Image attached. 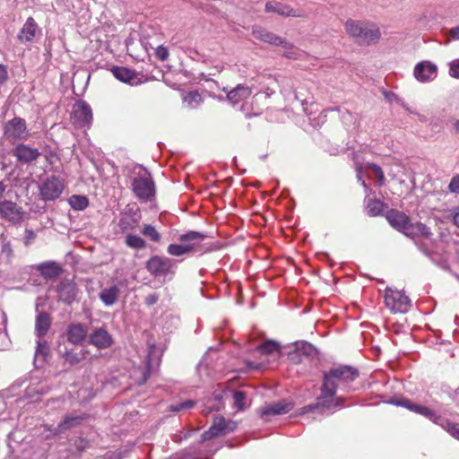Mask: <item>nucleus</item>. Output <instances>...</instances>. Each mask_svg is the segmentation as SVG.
<instances>
[{
    "instance_id": "1",
    "label": "nucleus",
    "mask_w": 459,
    "mask_h": 459,
    "mask_svg": "<svg viewBox=\"0 0 459 459\" xmlns=\"http://www.w3.org/2000/svg\"><path fill=\"white\" fill-rule=\"evenodd\" d=\"M359 377L355 368L341 365L324 372L323 383L320 387V394L315 404L305 406L301 413H307L314 410L321 409L334 411L342 406V398L336 396L338 388H346Z\"/></svg>"
},
{
    "instance_id": "2",
    "label": "nucleus",
    "mask_w": 459,
    "mask_h": 459,
    "mask_svg": "<svg viewBox=\"0 0 459 459\" xmlns=\"http://www.w3.org/2000/svg\"><path fill=\"white\" fill-rule=\"evenodd\" d=\"M346 32L359 45H371L378 41L381 32L377 24L355 20L345 22Z\"/></svg>"
},
{
    "instance_id": "3",
    "label": "nucleus",
    "mask_w": 459,
    "mask_h": 459,
    "mask_svg": "<svg viewBox=\"0 0 459 459\" xmlns=\"http://www.w3.org/2000/svg\"><path fill=\"white\" fill-rule=\"evenodd\" d=\"M131 188L134 195L141 201L149 202L155 196V184L151 173L140 167L132 179Z\"/></svg>"
},
{
    "instance_id": "4",
    "label": "nucleus",
    "mask_w": 459,
    "mask_h": 459,
    "mask_svg": "<svg viewBox=\"0 0 459 459\" xmlns=\"http://www.w3.org/2000/svg\"><path fill=\"white\" fill-rule=\"evenodd\" d=\"M176 267V262L166 256L153 255L146 263L148 272L156 277L174 274Z\"/></svg>"
},
{
    "instance_id": "5",
    "label": "nucleus",
    "mask_w": 459,
    "mask_h": 459,
    "mask_svg": "<svg viewBox=\"0 0 459 459\" xmlns=\"http://www.w3.org/2000/svg\"><path fill=\"white\" fill-rule=\"evenodd\" d=\"M385 302L394 313H406L411 306L410 299L403 292L390 288L385 290Z\"/></svg>"
},
{
    "instance_id": "6",
    "label": "nucleus",
    "mask_w": 459,
    "mask_h": 459,
    "mask_svg": "<svg viewBox=\"0 0 459 459\" xmlns=\"http://www.w3.org/2000/svg\"><path fill=\"white\" fill-rule=\"evenodd\" d=\"M237 428V423L232 420H226L223 417H216L213 420L212 425L208 430L202 434L201 441L205 442L213 437L225 436Z\"/></svg>"
},
{
    "instance_id": "7",
    "label": "nucleus",
    "mask_w": 459,
    "mask_h": 459,
    "mask_svg": "<svg viewBox=\"0 0 459 459\" xmlns=\"http://www.w3.org/2000/svg\"><path fill=\"white\" fill-rule=\"evenodd\" d=\"M39 195L44 201L57 199L64 191V183L56 176L47 178L39 186Z\"/></svg>"
},
{
    "instance_id": "8",
    "label": "nucleus",
    "mask_w": 459,
    "mask_h": 459,
    "mask_svg": "<svg viewBox=\"0 0 459 459\" xmlns=\"http://www.w3.org/2000/svg\"><path fill=\"white\" fill-rule=\"evenodd\" d=\"M4 134L10 141L25 140L29 136L26 121L19 117L5 123Z\"/></svg>"
},
{
    "instance_id": "9",
    "label": "nucleus",
    "mask_w": 459,
    "mask_h": 459,
    "mask_svg": "<svg viewBox=\"0 0 459 459\" xmlns=\"http://www.w3.org/2000/svg\"><path fill=\"white\" fill-rule=\"evenodd\" d=\"M72 120L79 127H89L92 121L91 106L83 100L76 101L73 107Z\"/></svg>"
},
{
    "instance_id": "10",
    "label": "nucleus",
    "mask_w": 459,
    "mask_h": 459,
    "mask_svg": "<svg viewBox=\"0 0 459 459\" xmlns=\"http://www.w3.org/2000/svg\"><path fill=\"white\" fill-rule=\"evenodd\" d=\"M23 209L16 203L9 200L0 202V217L12 223H19L24 218Z\"/></svg>"
},
{
    "instance_id": "11",
    "label": "nucleus",
    "mask_w": 459,
    "mask_h": 459,
    "mask_svg": "<svg viewBox=\"0 0 459 459\" xmlns=\"http://www.w3.org/2000/svg\"><path fill=\"white\" fill-rule=\"evenodd\" d=\"M88 342L99 350H106L112 346L114 340L105 327H96L89 334Z\"/></svg>"
},
{
    "instance_id": "12",
    "label": "nucleus",
    "mask_w": 459,
    "mask_h": 459,
    "mask_svg": "<svg viewBox=\"0 0 459 459\" xmlns=\"http://www.w3.org/2000/svg\"><path fill=\"white\" fill-rule=\"evenodd\" d=\"M253 36L263 42L273 45L281 46L283 48H292V44L288 42L285 39L266 30L265 29L256 26L253 28Z\"/></svg>"
},
{
    "instance_id": "13",
    "label": "nucleus",
    "mask_w": 459,
    "mask_h": 459,
    "mask_svg": "<svg viewBox=\"0 0 459 459\" xmlns=\"http://www.w3.org/2000/svg\"><path fill=\"white\" fill-rule=\"evenodd\" d=\"M413 75L418 82H428L437 77V67L429 61H421L415 65Z\"/></svg>"
},
{
    "instance_id": "14",
    "label": "nucleus",
    "mask_w": 459,
    "mask_h": 459,
    "mask_svg": "<svg viewBox=\"0 0 459 459\" xmlns=\"http://www.w3.org/2000/svg\"><path fill=\"white\" fill-rule=\"evenodd\" d=\"M293 408V403L286 401H281L265 404L259 410L260 416L264 420H269L271 417L288 413Z\"/></svg>"
},
{
    "instance_id": "15",
    "label": "nucleus",
    "mask_w": 459,
    "mask_h": 459,
    "mask_svg": "<svg viewBox=\"0 0 459 459\" xmlns=\"http://www.w3.org/2000/svg\"><path fill=\"white\" fill-rule=\"evenodd\" d=\"M49 391V386L46 381L39 378H31L30 384L25 389L24 397L30 402H37L40 396Z\"/></svg>"
},
{
    "instance_id": "16",
    "label": "nucleus",
    "mask_w": 459,
    "mask_h": 459,
    "mask_svg": "<svg viewBox=\"0 0 459 459\" xmlns=\"http://www.w3.org/2000/svg\"><path fill=\"white\" fill-rule=\"evenodd\" d=\"M266 13H274L284 17H305V13L299 10L293 9L290 5L273 1L265 4Z\"/></svg>"
},
{
    "instance_id": "17",
    "label": "nucleus",
    "mask_w": 459,
    "mask_h": 459,
    "mask_svg": "<svg viewBox=\"0 0 459 459\" xmlns=\"http://www.w3.org/2000/svg\"><path fill=\"white\" fill-rule=\"evenodd\" d=\"M66 335L69 342L82 344L88 337V327L82 323H72L67 326Z\"/></svg>"
},
{
    "instance_id": "18",
    "label": "nucleus",
    "mask_w": 459,
    "mask_h": 459,
    "mask_svg": "<svg viewBox=\"0 0 459 459\" xmlns=\"http://www.w3.org/2000/svg\"><path fill=\"white\" fill-rule=\"evenodd\" d=\"M56 290L58 294V299L68 305L72 304L74 301L77 295L76 284L68 280L62 281L57 285Z\"/></svg>"
},
{
    "instance_id": "19",
    "label": "nucleus",
    "mask_w": 459,
    "mask_h": 459,
    "mask_svg": "<svg viewBox=\"0 0 459 459\" xmlns=\"http://www.w3.org/2000/svg\"><path fill=\"white\" fill-rule=\"evenodd\" d=\"M207 236L204 233L190 230L179 235L178 241L184 245L192 246L194 247L193 254L202 251V242Z\"/></svg>"
},
{
    "instance_id": "20",
    "label": "nucleus",
    "mask_w": 459,
    "mask_h": 459,
    "mask_svg": "<svg viewBox=\"0 0 459 459\" xmlns=\"http://www.w3.org/2000/svg\"><path fill=\"white\" fill-rule=\"evenodd\" d=\"M13 153L17 160L22 163H30L34 161L40 155V152L37 148H32L30 145L24 143L18 144L15 147Z\"/></svg>"
},
{
    "instance_id": "21",
    "label": "nucleus",
    "mask_w": 459,
    "mask_h": 459,
    "mask_svg": "<svg viewBox=\"0 0 459 459\" xmlns=\"http://www.w3.org/2000/svg\"><path fill=\"white\" fill-rule=\"evenodd\" d=\"M386 220L390 225L404 234L406 228L410 222V218L402 212L391 210L386 214Z\"/></svg>"
},
{
    "instance_id": "22",
    "label": "nucleus",
    "mask_w": 459,
    "mask_h": 459,
    "mask_svg": "<svg viewBox=\"0 0 459 459\" xmlns=\"http://www.w3.org/2000/svg\"><path fill=\"white\" fill-rule=\"evenodd\" d=\"M39 31V26L32 17H29L18 34L22 43L31 42Z\"/></svg>"
},
{
    "instance_id": "23",
    "label": "nucleus",
    "mask_w": 459,
    "mask_h": 459,
    "mask_svg": "<svg viewBox=\"0 0 459 459\" xmlns=\"http://www.w3.org/2000/svg\"><path fill=\"white\" fill-rule=\"evenodd\" d=\"M35 268L39 274L47 280L56 279L62 273L60 265L55 261H48L39 264L35 265Z\"/></svg>"
},
{
    "instance_id": "24",
    "label": "nucleus",
    "mask_w": 459,
    "mask_h": 459,
    "mask_svg": "<svg viewBox=\"0 0 459 459\" xmlns=\"http://www.w3.org/2000/svg\"><path fill=\"white\" fill-rule=\"evenodd\" d=\"M111 73L115 78L122 82L128 83L130 85H136L139 83L136 73L129 68L124 66H114L111 69Z\"/></svg>"
},
{
    "instance_id": "25",
    "label": "nucleus",
    "mask_w": 459,
    "mask_h": 459,
    "mask_svg": "<svg viewBox=\"0 0 459 459\" xmlns=\"http://www.w3.org/2000/svg\"><path fill=\"white\" fill-rule=\"evenodd\" d=\"M82 419V416L67 415L56 427L48 428V430L51 432L52 436H56L78 426L81 424Z\"/></svg>"
},
{
    "instance_id": "26",
    "label": "nucleus",
    "mask_w": 459,
    "mask_h": 459,
    "mask_svg": "<svg viewBox=\"0 0 459 459\" xmlns=\"http://www.w3.org/2000/svg\"><path fill=\"white\" fill-rule=\"evenodd\" d=\"M251 94L252 90L250 87L245 84H238L235 88L228 92L227 99L232 105H237L239 102L248 99Z\"/></svg>"
},
{
    "instance_id": "27",
    "label": "nucleus",
    "mask_w": 459,
    "mask_h": 459,
    "mask_svg": "<svg viewBox=\"0 0 459 459\" xmlns=\"http://www.w3.org/2000/svg\"><path fill=\"white\" fill-rule=\"evenodd\" d=\"M404 235L411 238L420 237L428 238L430 237L431 231L429 228H428L425 224L421 222L411 223L410 221L406 228Z\"/></svg>"
},
{
    "instance_id": "28",
    "label": "nucleus",
    "mask_w": 459,
    "mask_h": 459,
    "mask_svg": "<svg viewBox=\"0 0 459 459\" xmlns=\"http://www.w3.org/2000/svg\"><path fill=\"white\" fill-rule=\"evenodd\" d=\"M119 296V289L117 285L103 289L100 293V299L105 306L114 305Z\"/></svg>"
},
{
    "instance_id": "29",
    "label": "nucleus",
    "mask_w": 459,
    "mask_h": 459,
    "mask_svg": "<svg viewBox=\"0 0 459 459\" xmlns=\"http://www.w3.org/2000/svg\"><path fill=\"white\" fill-rule=\"evenodd\" d=\"M50 324H51V320H50V316L48 313H46V312L39 313L36 317V324H35L36 334L39 337L44 336L48 333V331L50 327Z\"/></svg>"
},
{
    "instance_id": "30",
    "label": "nucleus",
    "mask_w": 459,
    "mask_h": 459,
    "mask_svg": "<svg viewBox=\"0 0 459 459\" xmlns=\"http://www.w3.org/2000/svg\"><path fill=\"white\" fill-rule=\"evenodd\" d=\"M1 238V241H0V256L4 259V261L6 263H11L13 256H14V252H13V246H12V243L11 241L6 238L4 237V235H2L0 237Z\"/></svg>"
},
{
    "instance_id": "31",
    "label": "nucleus",
    "mask_w": 459,
    "mask_h": 459,
    "mask_svg": "<svg viewBox=\"0 0 459 459\" xmlns=\"http://www.w3.org/2000/svg\"><path fill=\"white\" fill-rule=\"evenodd\" d=\"M193 250L194 247L192 246L184 245L181 242L178 244H169L167 247V253L172 256L192 255Z\"/></svg>"
},
{
    "instance_id": "32",
    "label": "nucleus",
    "mask_w": 459,
    "mask_h": 459,
    "mask_svg": "<svg viewBox=\"0 0 459 459\" xmlns=\"http://www.w3.org/2000/svg\"><path fill=\"white\" fill-rule=\"evenodd\" d=\"M314 351V347L306 342H301L296 344V351L294 352H290L289 356L291 360L299 362L301 359L299 355H310Z\"/></svg>"
},
{
    "instance_id": "33",
    "label": "nucleus",
    "mask_w": 459,
    "mask_h": 459,
    "mask_svg": "<svg viewBox=\"0 0 459 459\" xmlns=\"http://www.w3.org/2000/svg\"><path fill=\"white\" fill-rule=\"evenodd\" d=\"M155 349L156 347L154 344L149 345L148 347V355L146 357V369L143 370L141 377L136 380V383L138 385L144 384L150 377L151 370L153 368L152 365V355L154 352Z\"/></svg>"
},
{
    "instance_id": "34",
    "label": "nucleus",
    "mask_w": 459,
    "mask_h": 459,
    "mask_svg": "<svg viewBox=\"0 0 459 459\" xmlns=\"http://www.w3.org/2000/svg\"><path fill=\"white\" fill-rule=\"evenodd\" d=\"M68 204L75 211H83L89 205V200L85 195H74L69 197Z\"/></svg>"
},
{
    "instance_id": "35",
    "label": "nucleus",
    "mask_w": 459,
    "mask_h": 459,
    "mask_svg": "<svg viewBox=\"0 0 459 459\" xmlns=\"http://www.w3.org/2000/svg\"><path fill=\"white\" fill-rule=\"evenodd\" d=\"M415 413L424 416L425 418L429 419V420H431L432 422H434L437 425H439V423L441 422V420L443 419V417H441L440 415H437L433 410H431L426 406L420 405V404H419Z\"/></svg>"
},
{
    "instance_id": "36",
    "label": "nucleus",
    "mask_w": 459,
    "mask_h": 459,
    "mask_svg": "<svg viewBox=\"0 0 459 459\" xmlns=\"http://www.w3.org/2000/svg\"><path fill=\"white\" fill-rule=\"evenodd\" d=\"M183 100L188 108H196L202 104L203 98L198 91H190L184 96Z\"/></svg>"
},
{
    "instance_id": "37",
    "label": "nucleus",
    "mask_w": 459,
    "mask_h": 459,
    "mask_svg": "<svg viewBox=\"0 0 459 459\" xmlns=\"http://www.w3.org/2000/svg\"><path fill=\"white\" fill-rule=\"evenodd\" d=\"M142 234L154 243H159L161 239L160 232L151 224L143 225Z\"/></svg>"
},
{
    "instance_id": "38",
    "label": "nucleus",
    "mask_w": 459,
    "mask_h": 459,
    "mask_svg": "<svg viewBox=\"0 0 459 459\" xmlns=\"http://www.w3.org/2000/svg\"><path fill=\"white\" fill-rule=\"evenodd\" d=\"M126 244L127 247L134 249H143L146 247V242L143 238L133 234L126 235Z\"/></svg>"
},
{
    "instance_id": "39",
    "label": "nucleus",
    "mask_w": 459,
    "mask_h": 459,
    "mask_svg": "<svg viewBox=\"0 0 459 459\" xmlns=\"http://www.w3.org/2000/svg\"><path fill=\"white\" fill-rule=\"evenodd\" d=\"M384 209V203L380 200L371 199L367 204V212L370 216L379 215Z\"/></svg>"
},
{
    "instance_id": "40",
    "label": "nucleus",
    "mask_w": 459,
    "mask_h": 459,
    "mask_svg": "<svg viewBox=\"0 0 459 459\" xmlns=\"http://www.w3.org/2000/svg\"><path fill=\"white\" fill-rule=\"evenodd\" d=\"M439 426L447 431L453 437L459 440V423H454L443 418Z\"/></svg>"
},
{
    "instance_id": "41",
    "label": "nucleus",
    "mask_w": 459,
    "mask_h": 459,
    "mask_svg": "<svg viewBox=\"0 0 459 459\" xmlns=\"http://www.w3.org/2000/svg\"><path fill=\"white\" fill-rule=\"evenodd\" d=\"M258 351L263 354H273L280 351V344L274 341H266L258 347Z\"/></svg>"
},
{
    "instance_id": "42",
    "label": "nucleus",
    "mask_w": 459,
    "mask_h": 459,
    "mask_svg": "<svg viewBox=\"0 0 459 459\" xmlns=\"http://www.w3.org/2000/svg\"><path fill=\"white\" fill-rule=\"evenodd\" d=\"M120 227L123 230H134L138 225V221L131 215L125 216L120 220Z\"/></svg>"
},
{
    "instance_id": "43",
    "label": "nucleus",
    "mask_w": 459,
    "mask_h": 459,
    "mask_svg": "<svg viewBox=\"0 0 459 459\" xmlns=\"http://www.w3.org/2000/svg\"><path fill=\"white\" fill-rule=\"evenodd\" d=\"M246 399V394L242 391H236L233 394L234 405L238 410L245 408L244 401Z\"/></svg>"
},
{
    "instance_id": "44",
    "label": "nucleus",
    "mask_w": 459,
    "mask_h": 459,
    "mask_svg": "<svg viewBox=\"0 0 459 459\" xmlns=\"http://www.w3.org/2000/svg\"><path fill=\"white\" fill-rule=\"evenodd\" d=\"M393 403L396 404L398 406L404 407L413 412H416L417 408L419 406V404L412 403L411 401H410L408 399H399V400L394 401Z\"/></svg>"
},
{
    "instance_id": "45",
    "label": "nucleus",
    "mask_w": 459,
    "mask_h": 459,
    "mask_svg": "<svg viewBox=\"0 0 459 459\" xmlns=\"http://www.w3.org/2000/svg\"><path fill=\"white\" fill-rule=\"evenodd\" d=\"M48 347L45 341H38L37 348H36V351H35L36 359H39V357H42V359H44L45 356L48 353Z\"/></svg>"
},
{
    "instance_id": "46",
    "label": "nucleus",
    "mask_w": 459,
    "mask_h": 459,
    "mask_svg": "<svg viewBox=\"0 0 459 459\" xmlns=\"http://www.w3.org/2000/svg\"><path fill=\"white\" fill-rule=\"evenodd\" d=\"M171 459H201V457L194 452L184 451L175 455Z\"/></svg>"
},
{
    "instance_id": "47",
    "label": "nucleus",
    "mask_w": 459,
    "mask_h": 459,
    "mask_svg": "<svg viewBox=\"0 0 459 459\" xmlns=\"http://www.w3.org/2000/svg\"><path fill=\"white\" fill-rule=\"evenodd\" d=\"M155 56L160 60V61H165L167 60V58L169 57V50L166 47L164 46H159L156 49H155Z\"/></svg>"
},
{
    "instance_id": "48",
    "label": "nucleus",
    "mask_w": 459,
    "mask_h": 459,
    "mask_svg": "<svg viewBox=\"0 0 459 459\" xmlns=\"http://www.w3.org/2000/svg\"><path fill=\"white\" fill-rule=\"evenodd\" d=\"M194 406V402L192 400H187L186 402L180 403L178 405L171 406L172 411H180L183 410L190 409Z\"/></svg>"
},
{
    "instance_id": "49",
    "label": "nucleus",
    "mask_w": 459,
    "mask_h": 459,
    "mask_svg": "<svg viewBox=\"0 0 459 459\" xmlns=\"http://www.w3.org/2000/svg\"><path fill=\"white\" fill-rule=\"evenodd\" d=\"M448 189L451 193L459 194V175L453 177L448 185Z\"/></svg>"
},
{
    "instance_id": "50",
    "label": "nucleus",
    "mask_w": 459,
    "mask_h": 459,
    "mask_svg": "<svg viewBox=\"0 0 459 459\" xmlns=\"http://www.w3.org/2000/svg\"><path fill=\"white\" fill-rule=\"evenodd\" d=\"M449 74L452 77L459 78V60H455L451 63L450 69H449Z\"/></svg>"
},
{
    "instance_id": "51",
    "label": "nucleus",
    "mask_w": 459,
    "mask_h": 459,
    "mask_svg": "<svg viewBox=\"0 0 459 459\" xmlns=\"http://www.w3.org/2000/svg\"><path fill=\"white\" fill-rule=\"evenodd\" d=\"M36 238V234L32 230H25L24 245L29 246Z\"/></svg>"
},
{
    "instance_id": "52",
    "label": "nucleus",
    "mask_w": 459,
    "mask_h": 459,
    "mask_svg": "<svg viewBox=\"0 0 459 459\" xmlns=\"http://www.w3.org/2000/svg\"><path fill=\"white\" fill-rule=\"evenodd\" d=\"M8 78L7 67L0 64V84H3Z\"/></svg>"
},
{
    "instance_id": "53",
    "label": "nucleus",
    "mask_w": 459,
    "mask_h": 459,
    "mask_svg": "<svg viewBox=\"0 0 459 459\" xmlns=\"http://www.w3.org/2000/svg\"><path fill=\"white\" fill-rule=\"evenodd\" d=\"M123 455L121 452L107 453L101 459H122Z\"/></svg>"
},
{
    "instance_id": "54",
    "label": "nucleus",
    "mask_w": 459,
    "mask_h": 459,
    "mask_svg": "<svg viewBox=\"0 0 459 459\" xmlns=\"http://www.w3.org/2000/svg\"><path fill=\"white\" fill-rule=\"evenodd\" d=\"M158 299H159V296L156 293H152L146 297L145 303L148 306H152L155 303H157Z\"/></svg>"
},
{
    "instance_id": "55",
    "label": "nucleus",
    "mask_w": 459,
    "mask_h": 459,
    "mask_svg": "<svg viewBox=\"0 0 459 459\" xmlns=\"http://www.w3.org/2000/svg\"><path fill=\"white\" fill-rule=\"evenodd\" d=\"M65 359L71 364L78 363L80 361V358L73 352H66Z\"/></svg>"
},
{
    "instance_id": "56",
    "label": "nucleus",
    "mask_w": 459,
    "mask_h": 459,
    "mask_svg": "<svg viewBox=\"0 0 459 459\" xmlns=\"http://www.w3.org/2000/svg\"><path fill=\"white\" fill-rule=\"evenodd\" d=\"M285 51L283 53V56L288 58H296L297 57V51L292 46V48H284Z\"/></svg>"
},
{
    "instance_id": "57",
    "label": "nucleus",
    "mask_w": 459,
    "mask_h": 459,
    "mask_svg": "<svg viewBox=\"0 0 459 459\" xmlns=\"http://www.w3.org/2000/svg\"><path fill=\"white\" fill-rule=\"evenodd\" d=\"M452 217L455 225L459 228V206L452 210Z\"/></svg>"
},
{
    "instance_id": "58",
    "label": "nucleus",
    "mask_w": 459,
    "mask_h": 459,
    "mask_svg": "<svg viewBox=\"0 0 459 459\" xmlns=\"http://www.w3.org/2000/svg\"><path fill=\"white\" fill-rule=\"evenodd\" d=\"M357 178L359 181H361V185L363 186V187L365 188L366 191L369 190L368 186L362 179V169L361 168L357 169Z\"/></svg>"
},
{
    "instance_id": "59",
    "label": "nucleus",
    "mask_w": 459,
    "mask_h": 459,
    "mask_svg": "<svg viewBox=\"0 0 459 459\" xmlns=\"http://www.w3.org/2000/svg\"><path fill=\"white\" fill-rule=\"evenodd\" d=\"M450 37L455 40H459V26L454 27L449 31Z\"/></svg>"
},
{
    "instance_id": "60",
    "label": "nucleus",
    "mask_w": 459,
    "mask_h": 459,
    "mask_svg": "<svg viewBox=\"0 0 459 459\" xmlns=\"http://www.w3.org/2000/svg\"><path fill=\"white\" fill-rule=\"evenodd\" d=\"M374 173L376 174V176L378 178L379 185H382L385 181V176H384V172H383L382 169L381 168L377 169V170L374 171Z\"/></svg>"
},
{
    "instance_id": "61",
    "label": "nucleus",
    "mask_w": 459,
    "mask_h": 459,
    "mask_svg": "<svg viewBox=\"0 0 459 459\" xmlns=\"http://www.w3.org/2000/svg\"><path fill=\"white\" fill-rule=\"evenodd\" d=\"M5 189L6 186L2 181H0V198L4 195Z\"/></svg>"
},
{
    "instance_id": "62",
    "label": "nucleus",
    "mask_w": 459,
    "mask_h": 459,
    "mask_svg": "<svg viewBox=\"0 0 459 459\" xmlns=\"http://www.w3.org/2000/svg\"><path fill=\"white\" fill-rule=\"evenodd\" d=\"M368 167L374 171L377 170V169H379L380 167L377 164H374V163H369L368 164Z\"/></svg>"
},
{
    "instance_id": "63",
    "label": "nucleus",
    "mask_w": 459,
    "mask_h": 459,
    "mask_svg": "<svg viewBox=\"0 0 459 459\" xmlns=\"http://www.w3.org/2000/svg\"><path fill=\"white\" fill-rule=\"evenodd\" d=\"M456 132H459V120H456L454 124Z\"/></svg>"
},
{
    "instance_id": "64",
    "label": "nucleus",
    "mask_w": 459,
    "mask_h": 459,
    "mask_svg": "<svg viewBox=\"0 0 459 459\" xmlns=\"http://www.w3.org/2000/svg\"><path fill=\"white\" fill-rule=\"evenodd\" d=\"M215 69L217 70V72H219V73H220V72H221V71H222L223 66H222V65H216V66H215Z\"/></svg>"
}]
</instances>
